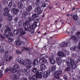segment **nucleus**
<instances>
[{
  "label": "nucleus",
  "mask_w": 80,
  "mask_h": 80,
  "mask_svg": "<svg viewBox=\"0 0 80 80\" xmlns=\"http://www.w3.org/2000/svg\"><path fill=\"white\" fill-rule=\"evenodd\" d=\"M32 17L34 18L38 17V15L37 14H34L32 15Z\"/></svg>",
  "instance_id": "obj_34"
},
{
  "label": "nucleus",
  "mask_w": 80,
  "mask_h": 80,
  "mask_svg": "<svg viewBox=\"0 0 80 80\" xmlns=\"http://www.w3.org/2000/svg\"><path fill=\"white\" fill-rule=\"evenodd\" d=\"M32 71L34 73H37L38 72V69L36 68H34L32 69Z\"/></svg>",
  "instance_id": "obj_25"
},
{
  "label": "nucleus",
  "mask_w": 80,
  "mask_h": 80,
  "mask_svg": "<svg viewBox=\"0 0 80 80\" xmlns=\"http://www.w3.org/2000/svg\"><path fill=\"white\" fill-rule=\"evenodd\" d=\"M17 74H14L11 75V80H17V76L16 75Z\"/></svg>",
  "instance_id": "obj_18"
},
{
  "label": "nucleus",
  "mask_w": 80,
  "mask_h": 80,
  "mask_svg": "<svg viewBox=\"0 0 80 80\" xmlns=\"http://www.w3.org/2000/svg\"><path fill=\"white\" fill-rule=\"evenodd\" d=\"M71 50H72V51H76V50H77V47L76 46L74 47V48H70Z\"/></svg>",
  "instance_id": "obj_35"
},
{
  "label": "nucleus",
  "mask_w": 80,
  "mask_h": 80,
  "mask_svg": "<svg viewBox=\"0 0 80 80\" xmlns=\"http://www.w3.org/2000/svg\"><path fill=\"white\" fill-rule=\"evenodd\" d=\"M2 18H0V22H2Z\"/></svg>",
  "instance_id": "obj_57"
},
{
  "label": "nucleus",
  "mask_w": 80,
  "mask_h": 80,
  "mask_svg": "<svg viewBox=\"0 0 80 80\" xmlns=\"http://www.w3.org/2000/svg\"><path fill=\"white\" fill-rule=\"evenodd\" d=\"M49 8L50 9H52V7H49Z\"/></svg>",
  "instance_id": "obj_62"
},
{
  "label": "nucleus",
  "mask_w": 80,
  "mask_h": 80,
  "mask_svg": "<svg viewBox=\"0 0 80 80\" xmlns=\"http://www.w3.org/2000/svg\"><path fill=\"white\" fill-rule=\"evenodd\" d=\"M34 20V18H33V17L32 18H29V22H32V21H33V20Z\"/></svg>",
  "instance_id": "obj_43"
},
{
  "label": "nucleus",
  "mask_w": 80,
  "mask_h": 80,
  "mask_svg": "<svg viewBox=\"0 0 80 80\" xmlns=\"http://www.w3.org/2000/svg\"><path fill=\"white\" fill-rule=\"evenodd\" d=\"M57 55L58 57L61 58H63L64 57H65V54L62 51H59L57 53Z\"/></svg>",
  "instance_id": "obj_14"
},
{
  "label": "nucleus",
  "mask_w": 80,
  "mask_h": 80,
  "mask_svg": "<svg viewBox=\"0 0 80 80\" xmlns=\"http://www.w3.org/2000/svg\"><path fill=\"white\" fill-rule=\"evenodd\" d=\"M18 11L19 10L18 9H16L14 8H13L11 12L13 15H16Z\"/></svg>",
  "instance_id": "obj_19"
},
{
  "label": "nucleus",
  "mask_w": 80,
  "mask_h": 80,
  "mask_svg": "<svg viewBox=\"0 0 80 80\" xmlns=\"http://www.w3.org/2000/svg\"><path fill=\"white\" fill-rule=\"evenodd\" d=\"M41 7L38 6L35 9V12H37L38 14H41L42 12V10H41Z\"/></svg>",
  "instance_id": "obj_12"
},
{
  "label": "nucleus",
  "mask_w": 80,
  "mask_h": 80,
  "mask_svg": "<svg viewBox=\"0 0 80 80\" xmlns=\"http://www.w3.org/2000/svg\"><path fill=\"white\" fill-rule=\"evenodd\" d=\"M50 62L52 65H54L55 64V63L56 61L55 59H53V58H49Z\"/></svg>",
  "instance_id": "obj_20"
},
{
  "label": "nucleus",
  "mask_w": 80,
  "mask_h": 80,
  "mask_svg": "<svg viewBox=\"0 0 80 80\" xmlns=\"http://www.w3.org/2000/svg\"><path fill=\"white\" fill-rule=\"evenodd\" d=\"M21 80H28L27 78H23L22 79L21 78Z\"/></svg>",
  "instance_id": "obj_52"
},
{
  "label": "nucleus",
  "mask_w": 80,
  "mask_h": 80,
  "mask_svg": "<svg viewBox=\"0 0 80 80\" xmlns=\"http://www.w3.org/2000/svg\"><path fill=\"white\" fill-rule=\"evenodd\" d=\"M7 38L8 40H13V39H12V38H10V37H8Z\"/></svg>",
  "instance_id": "obj_48"
},
{
  "label": "nucleus",
  "mask_w": 80,
  "mask_h": 80,
  "mask_svg": "<svg viewBox=\"0 0 80 80\" xmlns=\"http://www.w3.org/2000/svg\"><path fill=\"white\" fill-rule=\"evenodd\" d=\"M56 60L57 64L58 65H60V64L62 63V59H61L59 57H58L56 58Z\"/></svg>",
  "instance_id": "obj_16"
},
{
  "label": "nucleus",
  "mask_w": 80,
  "mask_h": 80,
  "mask_svg": "<svg viewBox=\"0 0 80 80\" xmlns=\"http://www.w3.org/2000/svg\"><path fill=\"white\" fill-rule=\"evenodd\" d=\"M66 63L68 66L72 67V69H75L77 67V63L75 61H72L71 62L67 61L66 62Z\"/></svg>",
  "instance_id": "obj_4"
},
{
  "label": "nucleus",
  "mask_w": 80,
  "mask_h": 80,
  "mask_svg": "<svg viewBox=\"0 0 80 80\" xmlns=\"http://www.w3.org/2000/svg\"><path fill=\"white\" fill-rule=\"evenodd\" d=\"M38 63V59H35L32 62L33 65V66H35V65H37Z\"/></svg>",
  "instance_id": "obj_21"
},
{
  "label": "nucleus",
  "mask_w": 80,
  "mask_h": 80,
  "mask_svg": "<svg viewBox=\"0 0 80 80\" xmlns=\"http://www.w3.org/2000/svg\"><path fill=\"white\" fill-rule=\"evenodd\" d=\"M28 23V21H26L25 22H24L23 23V26L24 27H25L26 26H27V23Z\"/></svg>",
  "instance_id": "obj_31"
},
{
  "label": "nucleus",
  "mask_w": 80,
  "mask_h": 80,
  "mask_svg": "<svg viewBox=\"0 0 80 80\" xmlns=\"http://www.w3.org/2000/svg\"><path fill=\"white\" fill-rule=\"evenodd\" d=\"M20 34L21 35H24V34H25V33H26L25 32L23 31V29H20Z\"/></svg>",
  "instance_id": "obj_28"
},
{
  "label": "nucleus",
  "mask_w": 80,
  "mask_h": 80,
  "mask_svg": "<svg viewBox=\"0 0 80 80\" xmlns=\"http://www.w3.org/2000/svg\"><path fill=\"white\" fill-rule=\"evenodd\" d=\"M12 59V57L11 56H8L6 58L5 61L6 62H10Z\"/></svg>",
  "instance_id": "obj_22"
},
{
  "label": "nucleus",
  "mask_w": 80,
  "mask_h": 80,
  "mask_svg": "<svg viewBox=\"0 0 80 80\" xmlns=\"http://www.w3.org/2000/svg\"><path fill=\"white\" fill-rule=\"evenodd\" d=\"M13 7H16V5L15 4H13Z\"/></svg>",
  "instance_id": "obj_58"
},
{
  "label": "nucleus",
  "mask_w": 80,
  "mask_h": 80,
  "mask_svg": "<svg viewBox=\"0 0 80 80\" xmlns=\"http://www.w3.org/2000/svg\"><path fill=\"white\" fill-rule=\"evenodd\" d=\"M70 67L67 68L65 69V71L66 72H68L69 71H70Z\"/></svg>",
  "instance_id": "obj_38"
},
{
  "label": "nucleus",
  "mask_w": 80,
  "mask_h": 80,
  "mask_svg": "<svg viewBox=\"0 0 80 80\" xmlns=\"http://www.w3.org/2000/svg\"><path fill=\"white\" fill-rule=\"evenodd\" d=\"M4 33L8 34L9 37H13V33L11 32V29L9 27L6 28V29L4 31Z\"/></svg>",
  "instance_id": "obj_6"
},
{
  "label": "nucleus",
  "mask_w": 80,
  "mask_h": 80,
  "mask_svg": "<svg viewBox=\"0 0 80 80\" xmlns=\"http://www.w3.org/2000/svg\"><path fill=\"white\" fill-rule=\"evenodd\" d=\"M13 33L15 35H17V34L19 33V31L17 30H15L14 31Z\"/></svg>",
  "instance_id": "obj_36"
},
{
  "label": "nucleus",
  "mask_w": 80,
  "mask_h": 80,
  "mask_svg": "<svg viewBox=\"0 0 80 80\" xmlns=\"http://www.w3.org/2000/svg\"><path fill=\"white\" fill-rule=\"evenodd\" d=\"M42 76L41 74H35L32 77H29L28 78V80H37V78H42Z\"/></svg>",
  "instance_id": "obj_5"
},
{
  "label": "nucleus",
  "mask_w": 80,
  "mask_h": 80,
  "mask_svg": "<svg viewBox=\"0 0 80 80\" xmlns=\"http://www.w3.org/2000/svg\"><path fill=\"white\" fill-rule=\"evenodd\" d=\"M62 74V71L61 70L58 69L55 72L54 77L56 78L59 80L60 77L59 76L61 75Z\"/></svg>",
  "instance_id": "obj_7"
},
{
  "label": "nucleus",
  "mask_w": 80,
  "mask_h": 80,
  "mask_svg": "<svg viewBox=\"0 0 80 80\" xmlns=\"http://www.w3.org/2000/svg\"><path fill=\"white\" fill-rule=\"evenodd\" d=\"M61 45V47H67V46H70V42H64L62 43Z\"/></svg>",
  "instance_id": "obj_15"
},
{
  "label": "nucleus",
  "mask_w": 80,
  "mask_h": 80,
  "mask_svg": "<svg viewBox=\"0 0 80 80\" xmlns=\"http://www.w3.org/2000/svg\"><path fill=\"white\" fill-rule=\"evenodd\" d=\"M18 6L19 8H22V7H23V4H22V2H19L18 3Z\"/></svg>",
  "instance_id": "obj_29"
},
{
  "label": "nucleus",
  "mask_w": 80,
  "mask_h": 80,
  "mask_svg": "<svg viewBox=\"0 0 80 80\" xmlns=\"http://www.w3.org/2000/svg\"><path fill=\"white\" fill-rule=\"evenodd\" d=\"M75 9V7H73L72 9V10H74Z\"/></svg>",
  "instance_id": "obj_60"
},
{
  "label": "nucleus",
  "mask_w": 80,
  "mask_h": 80,
  "mask_svg": "<svg viewBox=\"0 0 80 80\" xmlns=\"http://www.w3.org/2000/svg\"><path fill=\"white\" fill-rule=\"evenodd\" d=\"M40 23L38 22V19H37L35 20V21L33 23V25H32V29H34L36 27L40 26Z\"/></svg>",
  "instance_id": "obj_8"
},
{
  "label": "nucleus",
  "mask_w": 80,
  "mask_h": 80,
  "mask_svg": "<svg viewBox=\"0 0 80 80\" xmlns=\"http://www.w3.org/2000/svg\"><path fill=\"white\" fill-rule=\"evenodd\" d=\"M42 56L43 58H39V62L40 63V62L41 61L42 64L40 65L41 69L42 70H44L46 68V66L44 64L47 63V60L45 58L46 55L45 54H42Z\"/></svg>",
  "instance_id": "obj_1"
},
{
  "label": "nucleus",
  "mask_w": 80,
  "mask_h": 80,
  "mask_svg": "<svg viewBox=\"0 0 80 80\" xmlns=\"http://www.w3.org/2000/svg\"><path fill=\"white\" fill-rule=\"evenodd\" d=\"M56 68V66L55 65H53L51 68L52 71H54Z\"/></svg>",
  "instance_id": "obj_37"
},
{
  "label": "nucleus",
  "mask_w": 80,
  "mask_h": 80,
  "mask_svg": "<svg viewBox=\"0 0 80 80\" xmlns=\"http://www.w3.org/2000/svg\"><path fill=\"white\" fill-rule=\"evenodd\" d=\"M42 73L43 71H42V70H39L38 71L37 73L36 74H39L40 75H42Z\"/></svg>",
  "instance_id": "obj_33"
},
{
  "label": "nucleus",
  "mask_w": 80,
  "mask_h": 80,
  "mask_svg": "<svg viewBox=\"0 0 80 80\" xmlns=\"http://www.w3.org/2000/svg\"><path fill=\"white\" fill-rule=\"evenodd\" d=\"M40 4V0H37L36 2V5H38Z\"/></svg>",
  "instance_id": "obj_42"
},
{
  "label": "nucleus",
  "mask_w": 80,
  "mask_h": 80,
  "mask_svg": "<svg viewBox=\"0 0 80 80\" xmlns=\"http://www.w3.org/2000/svg\"><path fill=\"white\" fill-rule=\"evenodd\" d=\"M2 77H3V73L2 72L0 73V78H2Z\"/></svg>",
  "instance_id": "obj_47"
},
{
  "label": "nucleus",
  "mask_w": 80,
  "mask_h": 80,
  "mask_svg": "<svg viewBox=\"0 0 80 80\" xmlns=\"http://www.w3.org/2000/svg\"><path fill=\"white\" fill-rule=\"evenodd\" d=\"M71 40H77V38L74 36H72L71 37Z\"/></svg>",
  "instance_id": "obj_39"
},
{
  "label": "nucleus",
  "mask_w": 80,
  "mask_h": 80,
  "mask_svg": "<svg viewBox=\"0 0 80 80\" xmlns=\"http://www.w3.org/2000/svg\"><path fill=\"white\" fill-rule=\"evenodd\" d=\"M0 37H1V38H3V39H5V38L3 37V36H2L1 34H0Z\"/></svg>",
  "instance_id": "obj_50"
},
{
  "label": "nucleus",
  "mask_w": 80,
  "mask_h": 80,
  "mask_svg": "<svg viewBox=\"0 0 80 80\" xmlns=\"http://www.w3.org/2000/svg\"><path fill=\"white\" fill-rule=\"evenodd\" d=\"M15 43L17 46H19L20 45H25V42H24L19 40L16 41L15 42Z\"/></svg>",
  "instance_id": "obj_13"
},
{
  "label": "nucleus",
  "mask_w": 80,
  "mask_h": 80,
  "mask_svg": "<svg viewBox=\"0 0 80 80\" xmlns=\"http://www.w3.org/2000/svg\"><path fill=\"white\" fill-rule=\"evenodd\" d=\"M3 50H4V48H3V47L2 46H0V51H2L3 52Z\"/></svg>",
  "instance_id": "obj_40"
},
{
  "label": "nucleus",
  "mask_w": 80,
  "mask_h": 80,
  "mask_svg": "<svg viewBox=\"0 0 80 80\" xmlns=\"http://www.w3.org/2000/svg\"><path fill=\"white\" fill-rule=\"evenodd\" d=\"M30 13V12H28V13L27 12H25L24 13H22V17H26L27 15H29Z\"/></svg>",
  "instance_id": "obj_26"
},
{
  "label": "nucleus",
  "mask_w": 80,
  "mask_h": 80,
  "mask_svg": "<svg viewBox=\"0 0 80 80\" xmlns=\"http://www.w3.org/2000/svg\"><path fill=\"white\" fill-rule=\"evenodd\" d=\"M8 53V51H6L5 52V55H7V54Z\"/></svg>",
  "instance_id": "obj_53"
},
{
  "label": "nucleus",
  "mask_w": 80,
  "mask_h": 80,
  "mask_svg": "<svg viewBox=\"0 0 80 80\" xmlns=\"http://www.w3.org/2000/svg\"><path fill=\"white\" fill-rule=\"evenodd\" d=\"M47 6H48V3H47V2H44L41 5V7L44 8L47 7Z\"/></svg>",
  "instance_id": "obj_23"
},
{
  "label": "nucleus",
  "mask_w": 80,
  "mask_h": 80,
  "mask_svg": "<svg viewBox=\"0 0 80 80\" xmlns=\"http://www.w3.org/2000/svg\"><path fill=\"white\" fill-rule=\"evenodd\" d=\"M18 61L20 64H22V65H25V66H27L28 65H30L32 63V61L29 59H27L24 61L23 59L19 58L18 59Z\"/></svg>",
  "instance_id": "obj_3"
},
{
  "label": "nucleus",
  "mask_w": 80,
  "mask_h": 80,
  "mask_svg": "<svg viewBox=\"0 0 80 80\" xmlns=\"http://www.w3.org/2000/svg\"><path fill=\"white\" fill-rule=\"evenodd\" d=\"M74 42H77V41L75 40V41H74Z\"/></svg>",
  "instance_id": "obj_64"
},
{
  "label": "nucleus",
  "mask_w": 80,
  "mask_h": 80,
  "mask_svg": "<svg viewBox=\"0 0 80 80\" xmlns=\"http://www.w3.org/2000/svg\"><path fill=\"white\" fill-rule=\"evenodd\" d=\"M18 68H19V66L17 65L14 66L13 68L11 67H9L6 70V72L8 71H10V73H13L14 75H17L18 74V72L17 71V69Z\"/></svg>",
  "instance_id": "obj_2"
},
{
  "label": "nucleus",
  "mask_w": 80,
  "mask_h": 80,
  "mask_svg": "<svg viewBox=\"0 0 80 80\" xmlns=\"http://www.w3.org/2000/svg\"><path fill=\"white\" fill-rule=\"evenodd\" d=\"M4 12L3 14L5 16H9L10 15V14L8 13L9 12H10V10L8 8H5L4 9Z\"/></svg>",
  "instance_id": "obj_11"
},
{
  "label": "nucleus",
  "mask_w": 80,
  "mask_h": 80,
  "mask_svg": "<svg viewBox=\"0 0 80 80\" xmlns=\"http://www.w3.org/2000/svg\"><path fill=\"white\" fill-rule=\"evenodd\" d=\"M20 40V38H16V40Z\"/></svg>",
  "instance_id": "obj_56"
},
{
  "label": "nucleus",
  "mask_w": 80,
  "mask_h": 80,
  "mask_svg": "<svg viewBox=\"0 0 80 80\" xmlns=\"http://www.w3.org/2000/svg\"><path fill=\"white\" fill-rule=\"evenodd\" d=\"M14 20L15 22H18V17H17L14 18Z\"/></svg>",
  "instance_id": "obj_45"
},
{
  "label": "nucleus",
  "mask_w": 80,
  "mask_h": 80,
  "mask_svg": "<svg viewBox=\"0 0 80 80\" xmlns=\"http://www.w3.org/2000/svg\"><path fill=\"white\" fill-rule=\"evenodd\" d=\"M28 48H26V47H23V49H24V50H27Z\"/></svg>",
  "instance_id": "obj_54"
},
{
  "label": "nucleus",
  "mask_w": 80,
  "mask_h": 80,
  "mask_svg": "<svg viewBox=\"0 0 80 80\" xmlns=\"http://www.w3.org/2000/svg\"><path fill=\"white\" fill-rule=\"evenodd\" d=\"M3 35L4 37H6V38H7V37H8V35L6 34H4Z\"/></svg>",
  "instance_id": "obj_51"
},
{
  "label": "nucleus",
  "mask_w": 80,
  "mask_h": 80,
  "mask_svg": "<svg viewBox=\"0 0 80 80\" xmlns=\"http://www.w3.org/2000/svg\"><path fill=\"white\" fill-rule=\"evenodd\" d=\"M12 0H8L7 2V3L8 7H11V6H12Z\"/></svg>",
  "instance_id": "obj_24"
},
{
  "label": "nucleus",
  "mask_w": 80,
  "mask_h": 80,
  "mask_svg": "<svg viewBox=\"0 0 80 80\" xmlns=\"http://www.w3.org/2000/svg\"><path fill=\"white\" fill-rule=\"evenodd\" d=\"M28 25H27V28H29L30 29H32V33H33L34 32V29H33L32 28L33 27V25H30V22H28Z\"/></svg>",
  "instance_id": "obj_17"
},
{
  "label": "nucleus",
  "mask_w": 80,
  "mask_h": 80,
  "mask_svg": "<svg viewBox=\"0 0 80 80\" xmlns=\"http://www.w3.org/2000/svg\"><path fill=\"white\" fill-rule=\"evenodd\" d=\"M31 64H32V63L30 64V65L28 64L27 65L28 66H27L26 68H32V66H30Z\"/></svg>",
  "instance_id": "obj_44"
},
{
  "label": "nucleus",
  "mask_w": 80,
  "mask_h": 80,
  "mask_svg": "<svg viewBox=\"0 0 80 80\" xmlns=\"http://www.w3.org/2000/svg\"><path fill=\"white\" fill-rule=\"evenodd\" d=\"M51 72V71L50 70H49L45 72L43 74V78H47V77H48V75H50Z\"/></svg>",
  "instance_id": "obj_10"
},
{
  "label": "nucleus",
  "mask_w": 80,
  "mask_h": 80,
  "mask_svg": "<svg viewBox=\"0 0 80 80\" xmlns=\"http://www.w3.org/2000/svg\"><path fill=\"white\" fill-rule=\"evenodd\" d=\"M28 70V69H21V70H19L18 74L19 76H20L21 75V73H24L25 74H28V72H27V71Z\"/></svg>",
  "instance_id": "obj_9"
},
{
  "label": "nucleus",
  "mask_w": 80,
  "mask_h": 80,
  "mask_svg": "<svg viewBox=\"0 0 80 80\" xmlns=\"http://www.w3.org/2000/svg\"><path fill=\"white\" fill-rule=\"evenodd\" d=\"M26 10L29 12V11H31L32 10V6H30L28 8H26Z\"/></svg>",
  "instance_id": "obj_27"
},
{
  "label": "nucleus",
  "mask_w": 80,
  "mask_h": 80,
  "mask_svg": "<svg viewBox=\"0 0 80 80\" xmlns=\"http://www.w3.org/2000/svg\"><path fill=\"white\" fill-rule=\"evenodd\" d=\"M80 35V32H78L76 33V35Z\"/></svg>",
  "instance_id": "obj_49"
},
{
  "label": "nucleus",
  "mask_w": 80,
  "mask_h": 80,
  "mask_svg": "<svg viewBox=\"0 0 80 80\" xmlns=\"http://www.w3.org/2000/svg\"><path fill=\"white\" fill-rule=\"evenodd\" d=\"M16 53H17L18 55H20L21 53H22V52L20 51H18V50H16Z\"/></svg>",
  "instance_id": "obj_46"
},
{
  "label": "nucleus",
  "mask_w": 80,
  "mask_h": 80,
  "mask_svg": "<svg viewBox=\"0 0 80 80\" xmlns=\"http://www.w3.org/2000/svg\"><path fill=\"white\" fill-rule=\"evenodd\" d=\"M73 19L74 20H77L78 19V17L77 15H74L73 16Z\"/></svg>",
  "instance_id": "obj_32"
},
{
  "label": "nucleus",
  "mask_w": 80,
  "mask_h": 80,
  "mask_svg": "<svg viewBox=\"0 0 80 80\" xmlns=\"http://www.w3.org/2000/svg\"><path fill=\"white\" fill-rule=\"evenodd\" d=\"M72 57L73 58H76V57H77V55L75 53H72Z\"/></svg>",
  "instance_id": "obj_41"
},
{
  "label": "nucleus",
  "mask_w": 80,
  "mask_h": 80,
  "mask_svg": "<svg viewBox=\"0 0 80 80\" xmlns=\"http://www.w3.org/2000/svg\"><path fill=\"white\" fill-rule=\"evenodd\" d=\"M30 48H28L27 50H28V51H30Z\"/></svg>",
  "instance_id": "obj_59"
},
{
  "label": "nucleus",
  "mask_w": 80,
  "mask_h": 80,
  "mask_svg": "<svg viewBox=\"0 0 80 80\" xmlns=\"http://www.w3.org/2000/svg\"><path fill=\"white\" fill-rule=\"evenodd\" d=\"M63 79H64V80H68V79H67V78L65 77H64L63 78Z\"/></svg>",
  "instance_id": "obj_55"
},
{
  "label": "nucleus",
  "mask_w": 80,
  "mask_h": 80,
  "mask_svg": "<svg viewBox=\"0 0 80 80\" xmlns=\"http://www.w3.org/2000/svg\"><path fill=\"white\" fill-rule=\"evenodd\" d=\"M47 35V32H45V33H44V35Z\"/></svg>",
  "instance_id": "obj_63"
},
{
  "label": "nucleus",
  "mask_w": 80,
  "mask_h": 80,
  "mask_svg": "<svg viewBox=\"0 0 80 80\" xmlns=\"http://www.w3.org/2000/svg\"><path fill=\"white\" fill-rule=\"evenodd\" d=\"M67 17H68L69 16V14H68L67 15Z\"/></svg>",
  "instance_id": "obj_61"
},
{
  "label": "nucleus",
  "mask_w": 80,
  "mask_h": 80,
  "mask_svg": "<svg viewBox=\"0 0 80 80\" xmlns=\"http://www.w3.org/2000/svg\"><path fill=\"white\" fill-rule=\"evenodd\" d=\"M7 20L8 21H11L12 20V17L11 16H9L7 17Z\"/></svg>",
  "instance_id": "obj_30"
}]
</instances>
